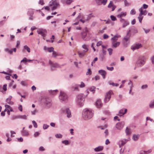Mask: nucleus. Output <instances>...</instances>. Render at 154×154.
Listing matches in <instances>:
<instances>
[{
	"label": "nucleus",
	"mask_w": 154,
	"mask_h": 154,
	"mask_svg": "<svg viewBox=\"0 0 154 154\" xmlns=\"http://www.w3.org/2000/svg\"><path fill=\"white\" fill-rule=\"evenodd\" d=\"M93 114L94 112L91 109L85 108L83 111L82 117L84 120H88L92 118Z\"/></svg>",
	"instance_id": "1"
},
{
	"label": "nucleus",
	"mask_w": 154,
	"mask_h": 154,
	"mask_svg": "<svg viewBox=\"0 0 154 154\" xmlns=\"http://www.w3.org/2000/svg\"><path fill=\"white\" fill-rule=\"evenodd\" d=\"M85 96L83 94H80L76 96L75 102L76 104L79 107L82 106L84 103Z\"/></svg>",
	"instance_id": "2"
},
{
	"label": "nucleus",
	"mask_w": 154,
	"mask_h": 154,
	"mask_svg": "<svg viewBox=\"0 0 154 154\" xmlns=\"http://www.w3.org/2000/svg\"><path fill=\"white\" fill-rule=\"evenodd\" d=\"M58 0H52L49 2V7L51 10L53 11L56 9L57 8L60 6V4Z\"/></svg>",
	"instance_id": "3"
},
{
	"label": "nucleus",
	"mask_w": 154,
	"mask_h": 154,
	"mask_svg": "<svg viewBox=\"0 0 154 154\" xmlns=\"http://www.w3.org/2000/svg\"><path fill=\"white\" fill-rule=\"evenodd\" d=\"M146 59L145 56H140L136 61L137 65L141 67L144 65L146 62Z\"/></svg>",
	"instance_id": "4"
},
{
	"label": "nucleus",
	"mask_w": 154,
	"mask_h": 154,
	"mask_svg": "<svg viewBox=\"0 0 154 154\" xmlns=\"http://www.w3.org/2000/svg\"><path fill=\"white\" fill-rule=\"evenodd\" d=\"M59 98L61 102H65L68 99V96L64 92L61 91L60 94L59 96Z\"/></svg>",
	"instance_id": "5"
},
{
	"label": "nucleus",
	"mask_w": 154,
	"mask_h": 154,
	"mask_svg": "<svg viewBox=\"0 0 154 154\" xmlns=\"http://www.w3.org/2000/svg\"><path fill=\"white\" fill-rule=\"evenodd\" d=\"M88 31L86 28L81 32V35L82 37L84 40L87 41L90 39V37L88 35Z\"/></svg>",
	"instance_id": "6"
},
{
	"label": "nucleus",
	"mask_w": 154,
	"mask_h": 154,
	"mask_svg": "<svg viewBox=\"0 0 154 154\" xmlns=\"http://www.w3.org/2000/svg\"><path fill=\"white\" fill-rule=\"evenodd\" d=\"M37 32L38 34L41 35L44 38L46 36L47 34V31L45 29L40 28L38 29Z\"/></svg>",
	"instance_id": "7"
},
{
	"label": "nucleus",
	"mask_w": 154,
	"mask_h": 154,
	"mask_svg": "<svg viewBox=\"0 0 154 154\" xmlns=\"http://www.w3.org/2000/svg\"><path fill=\"white\" fill-rule=\"evenodd\" d=\"M43 103L44 105L47 108H50L52 105L51 100L48 98H45L44 100Z\"/></svg>",
	"instance_id": "8"
},
{
	"label": "nucleus",
	"mask_w": 154,
	"mask_h": 154,
	"mask_svg": "<svg viewBox=\"0 0 154 154\" xmlns=\"http://www.w3.org/2000/svg\"><path fill=\"white\" fill-rule=\"evenodd\" d=\"M34 10V9L31 8L29 9L27 11V14L29 16V19L30 20H32L34 18V17L33 16Z\"/></svg>",
	"instance_id": "9"
},
{
	"label": "nucleus",
	"mask_w": 154,
	"mask_h": 154,
	"mask_svg": "<svg viewBox=\"0 0 154 154\" xmlns=\"http://www.w3.org/2000/svg\"><path fill=\"white\" fill-rule=\"evenodd\" d=\"M113 94V92L112 90H110L107 92L105 96L104 99V102L105 103L108 102L111 98V95Z\"/></svg>",
	"instance_id": "10"
},
{
	"label": "nucleus",
	"mask_w": 154,
	"mask_h": 154,
	"mask_svg": "<svg viewBox=\"0 0 154 154\" xmlns=\"http://www.w3.org/2000/svg\"><path fill=\"white\" fill-rule=\"evenodd\" d=\"M125 125L124 122L122 121L117 123L116 125V128L119 130H121L123 128Z\"/></svg>",
	"instance_id": "11"
},
{
	"label": "nucleus",
	"mask_w": 154,
	"mask_h": 154,
	"mask_svg": "<svg viewBox=\"0 0 154 154\" xmlns=\"http://www.w3.org/2000/svg\"><path fill=\"white\" fill-rule=\"evenodd\" d=\"M120 21L121 23H122V27L123 28L129 25V22L122 18L120 19Z\"/></svg>",
	"instance_id": "12"
},
{
	"label": "nucleus",
	"mask_w": 154,
	"mask_h": 154,
	"mask_svg": "<svg viewBox=\"0 0 154 154\" xmlns=\"http://www.w3.org/2000/svg\"><path fill=\"white\" fill-rule=\"evenodd\" d=\"M49 64L51 66V69H53L54 68H58L60 67L59 64L56 63H54L51 61L49 60Z\"/></svg>",
	"instance_id": "13"
},
{
	"label": "nucleus",
	"mask_w": 154,
	"mask_h": 154,
	"mask_svg": "<svg viewBox=\"0 0 154 154\" xmlns=\"http://www.w3.org/2000/svg\"><path fill=\"white\" fill-rule=\"evenodd\" d=\"M142 47V45L140 43H137L133 45L131 47V49L133 50L138 49Z\"/></svg>",
	"instance_id": "14"
},
{
	"label": "nucleus",
	"mask_w": 154,
	"mask_h": 154,
	"mask_svg": "<svg viewBox=\"0 0 154 154\" xmlns=\"http://www.w3.org/2000/svg\"><path fill=\"white\" fill-rule=\"evenodd\" d=\"M95 105L98 108H100L102 107V104L100 99H98L97 100L95 103Z\"/></svg>",
	"instance_id": "15"
},
{
	"label": "nucleus",
	"mask_w": 154,
	"mask_h": 154,
	"mask_svg": "<svg viewBox=\"0 0 154 154\" xmlns=\"http://www.w3.org/2000/svg\"><path fill=\"white\" fill-rule=\"evenodd\" d=\"M120 42H112V47L113 48H116L120 45Z\"/></svg>",
	"instance_id": "16"
},
{
	"label": "nucleus",
	"mask_w": 154,
	"mask_h": 154,
	"mask_svg": "<svg viewBox=\"0 0 154 154\" xmlns=\"http://www.w3.org/2000/svg\"><path fill=\"white\" fill-rule=\"evenodd\" d=\"M98 72L102 75L103 79H105V78L106 75V72L105 71L101 69L99 70Z\"/></svg>",
	"instance_id": "17"
},
{
	"label": "nucleus",
	"mask_w": 154,
	"mask_h": 154,
	"mask_svg": "<svg viewBox=\"0 0 154 154\" xmlns=\"http://www.w3.org/2000/svg\"><path fill=\"white\" fill-rule=\"evenodd\" d=\"M12 98V96H10L8 98L6 99V102L10 105H13L14 104V102L11 100Z\"/></svg>",
	"instance_id": "18"
},
{
	"label": "nucleus",
	"mask_w": 154,
	"mask_h": 154,
	"mask_svg": "<svg viewBox=\"0 0 154 154\" xmlns=\"http://www.w3.org/2000/svg\"><path fill=\"white\" fill-rule=\"evenodd\" d=\"M139 11H140L139 14L140 16H142V15H145L147 14V11L146 10L143 11L142 7H141L139 9Z\"/></svg>",
	"instance_id": "19"
},
{
	"label": "nucleus",
	"mask_w": 154,
	"mask_h": 154,
	"mask_svg": "<svg viewBox=\"0 0 154 154\" xmlns=\"http://www.w3.org/2000/svg\"><path fill=\"white\" fill-rule=\"evenodd\" d=\"M127 111V109H121V110H120L119 111V113L120 114H119V116L120 117L122 116V115H125V114L126 113Z\"/></svg>",
	"instance_id": "20"
},
{
	"label": "nucleus",
	"mask_w": 154,
	"mask_h": 154,
	"mask_svg": "<svg viewBox=\"0 0 154 154\" xmlns=\"http://www.w3.org/2000/svg\"><path fill=\"white\" fill-rule=\"evenodd\" d=\"M70 109L69 108L66 107H64L62 108L61 109V112L64 114H66L67 112L70 110Z\"/></svg>",
	"instance_id": "21"
},
{
	"label": "nucleus",
	"mask_w": 154,
	"mask_h": 154,
	"mask_svg": "<svg viewBox=\"0 0 154 154\" xmlns=\"http://www.w3.org/2000/svg\"><path fill=\"white\" fill-rule=\"evenodd\" d=\"M89 46L85 44H83L82 46V48L83 49V51L84 52H87L89 50Z\"/></svg>",
	"instance_id": "22"
},
{
	"label": "nucleus",
	"mask_w": 154,
	"mask_h": 154,
	"mask_svg": "<svg viewBox=\"0 0 154 154\" xmlns=\"http://www.w3.org/2000/svg\"><path fill=\"white\" fill-rule=\"evenodd\" d=\"M128 140L127 139H124L121 140H120L119 141V146L120 148L121 147V146L120 144H121L122 146L124 145L127 142Z\"/></svg>",
	"instance_id": "23"
},
{
	"label": "nucleus",
	"mask_w": 154,
	"mask_h": 154,
	"mask_svg": "<svg viewBox=\"0 0 154 154\" xmlns=\"http://www.w3.org/2000/svg\"><path fill=\"white\" fill-rule=\"evenodd\" d=\"M103 149V147L102 146H100L95 148L94 149V151L95 152H99L102 151Z\"/></svg>",
	"instance_id": "24"
},
{
	"label": "nucleus",
	"mask_w": 154,
	"mask_h": 154,
	"mask_svg": "<svg viewBox=\"0 0 154 154\" xmlns=\"http://www.w3.org/2000/svg\"><path fill=\"white\" fill-rule=\"evenodd\" d=\"M126 15V12H122L120 14L117 15V17L120 19L122 18V17H125Z\"/></svg>",
	"instance_id": "25"
},
{
	"label": "nucleus",
	"mask_w": 154,
	"mask_h": 154,
	"mask_svg": "<svg viewBox=\"0 0 154 154\" xmlns=\"http://www.w3.org/2000/svg\"><path fill=\"white\" fill-rule=\"evenodd\" d=\"M96 88V87L95 86H93L91 87L90 88L86 90L85 92L87 94V95H88L89 94V91H88V90H89L91 91H95V89Z\"/></svg>",
	"instance_id": "26"
},
{
	"label": "nucleus",
	"mask_w": 154,
	"mask_h": 154,
	"mask_svg": "<svg viewBox=\"0 0 154 154\" xmlns=\"http://www.w3.org/2000/svg\"><path fill=\"white\" fill-rule=\"evenodd\" d=\"M120 37V36L118 35V34H116L111 38L112 42H116V41L118 40V38Z\"/></svg>",
	"instance_id": "27"
},
{
	"label": "nucleus",
	"mask_w": 154,
	"mask_h": 154,
	"mask_svg": "<svg viewBox=\"0 0 154 154\" xmlns=\"http://www.w3.org/2000/svg\"><path fill=\"white\" fill-rule=\"evenodd\" d=\"M151 149H149L147 151L141 150L140 152V154H148L151 152Z\"/></svg>",
	"instance_id": "28"
},
{
	"label": "nucleus",
	"mask_w": 154,
	"mask_h": 154,
	"mask_svg": "<svg viewBox=\"0 0 154 154\" xmlns=\"http://www.w3.org/2000/svg\"><path fill=\"white\" fill-rule=\"evenodd\" d=\"M49 93L51 94L52 95H55L56 94L57 92L58 91V90L57 89L52 90H49L48 91Z\"/></svg>",
	"instance_id": "29"
},
{
	"label": "nucleus",
	"mask_w": 154,
	"mask_h": 154,
	"mask_svg": "<svg viewBox=\"0 0 154 154\" xmlns=\"http://www.w3.org/2000/svg\"><path fill=\"white\" fill-rule=\"evenodd\" d=\"M130 32V30H129L128 32L127 35L126 36L124 37V40L126 41L127 42L128 40L129 39L130 37V35H129V33Z\"/></svg>",
	"instance_id": "30"
},
{
	"label": "nucleus",
	"mask_w": 154,
	"mask_h": 154,
	"mask_svg": "<svg viewBox=\"0 0 154 154\" xmlns=\"http://www.w3.org/2000/svg\"><path fill=\"white\" fill-rule=\"evenodd\" d=\"M87 17L86 19V20H88L91 19V18L94 17V16L93 15L92 13L90 14L87 15Z\"/></svg>",
	"instance_id": "31"
},
{
	"label": "nucleus",
	"mask_w": 154,
	"mask_h": 154,
	"mask_svg": "<svg viewBox=\"0 0 154 154\" xmlns=\"http://www.w3.org/2000/svg\"><path fill=\"white\" fill-rule=\"evenodd\" d=\"M21 132L23 136H27L29 135L28 132L25 130H23Z\"/></svg>",
	"instance_id": "32"
},
{
	"label": "nucleus",
	"mask_w": 154,
	"mask_h": 154,
	"mask_svg": "<svg viewBox=\"0 0 154 154\" xmlns=\"http://www.w3.org/2000/svg\"><path fill=\"white\" fill-rule=\"evenodd\" d=\"M72 0H63L62 2L63 3L66 2L67 5H70L72 2Z\"/></svg>",
	"instance_id": "33"
},
{
	"label": "nucleus",
	"mask_w": 154,
	"mask_h": 154,
	"mask_svg": "<svg viewBox=\"0 0 154 154\" xmlns=\"http://www.w3.org/2000/svg\"><path fill=\"white\" fill-rule=\"evenodd\" d=\"M149 106L150 108H154V100L150 102L149 104Z\"/></svg>",
	"instance_id": "34"
},
{
	"label": "nucleus",
	"mask_w": 154,
	"mask_h": 154,
	"mask_svg": "<svg viewBox=\"0 0 154 154\" xmlns=\"http://www.w3.org/2000/svg\"><path fill=\"white\" fill-rule=\"evenodd\" d=\"M128 85H131V86H130V90H129V93L130 94L132 91V89L133 87V83L131 80H130L128 84Z\"/></svg>",
	"instance_id": "35"
},
{
	"label": "nucleus",
	"mask_w": 154,
	"mask_h": 154,
	"mask_svg": "<svg viewBox=\"0 0 154 154\" xmlns=\"http://www.w3.org/2000/svg\"><path fill=\"white\" fill-rule=\"evenodd\" d=\"M148 85L147 84H145L142 85L141 87V89L142 90H146L148 88Z\"/></svg>",
	"instance_id": "36"
},
{
	"label": "nucleus",
	"mask_w": 154,
	"mask_h": 154,
	"mask_svg": "<svg viewBox=\"0 0 154 154\" xmlns=\"http://www.w3.org/2000/svg\"><path fill=\"white\" fill-rule=\"evenodd\" d=\"M124 2V5L125 7H128L131 5V3L128 2L127 0H125Z\"/></svg>",
	"instance_id": "37"
},
{
	"label": "nucleus",
	"mask_w": 154,
	"mask_h": 154,
	"mask_svg": "<svg viewBox=\"0 0 154 154\" xmlns=\"http://www.w3.org/2000/svg\"><path fill=\"white\" fill-rule=\"evenodd\" d=\"M125 133L127 135H129L131 134V131L130 129L127 127L125 130Z\"/></svg>",
	"instance_id": "38"
},
{
	"label": "nucleus",
	"mask_w": 154,
	"mask_h": 154,
	"mask_svg": "<svg viewBox=\"0 0 154 154\" xmlns=\"http://www.w3.org/2000/svg\"><path fill=\"white\" fill-rule=\"evenodd\" d=\"M85 53H86V52H84L83 51L81 52H78L79 57H84L85 54Z\"/></svg>",
	"instance_id": "39"
},
{
	"label": "nucleus",
	"mask_w": 154,
	"mask_h": 154,
	"mask_svg": "<svg viewBox=\"0 0 154 154\" xmlns=\"http://www.w3.org/2000/svg\"><path fill=\"white\" fill-rule=\"evenodd\" d=\"M108 84L110 85H112L113 86L117 87L119 85V84L118 83H114V82H111V81L109 82Z\"/></svg>",
	"instance_id": "40"
},
{
	"label": "nucleus",
	"mask_w": 154,
	"mask_h": 154,
	"mask_svg": "<svg viewBox=\"0 0 154 154\" xmlns=\"http://www.w3.org/2000/svg\"><path fill=\"white\" fill-rule=\"evenodd\" d=\"M17 118L21 119H27V116L26 115H18V116L17 117Z\"/></svg>",
	"instance_id": "41"
},
{
	"label": "nucleus",
	"mask_w": 154,
	"mask_h": 154,
	"mask_svg": "<svg viewBox=\"0 0 154 154\" xmlns=\"http://www.w3.org/2000/svg\"><path fill=\"white\" fill-rule=\"evenodd\" d=\"M79 88L78 84H75L74 86H73V88L75 91H79Z\"/></svg>",
	"instance_id": "42"
},
{
	"label": "nucleus",
	"mask_w": 154,
	"mask_h": 154,
	"mask_svg": "<svg viewBox=\"0 0 154 154\" xmlns=\"http://www.w3.org/2000/svg\"><path fill=\"white\" fill-rule=\"evenodd\" d=\"M23 48L24 50H26L29 53L30 52V48L27 45H25L24 46Z\"/></svg>",
	"instance_id": "43"
},
{
	"label": "nucleus",
	"mask_w": 154,
	"mask_h": 154,
	"mask_svg": "<svg viewBox=\"0 0 154 154\" xmlns=\"http://www.w3.org/2000/svg\"><path fill=\"white\" fill-rule=\"evenodd\" d=\"M78 86L79 88H84L85 86V83L83 82H81L80 84H78Z\"/></svg>",
	"instance_id": "44"
},
{
	"label": "nucleus",
	"mask_w": 154,
	"mask_h": 154,
	"mask_svg": "<svg viewBox=\"0 0 154 154\" xmlns=\"http://www.w3.org/2000/svg\"><path fill=\"white\" fill-rule=\"evenodd\" d=\"M66 114V116L68 118H70L72 116L70 110L69 111H68V112H67Z\"/></svg>",
	"instance_id": "45"
},
{
	"label": "nucleus",
	"mask_w": 154,
	"mask_h": 154,
	"mask_svg": "<svg viewBox=\"0 0 154 154\" xmlns=\"http://www.w3.org/2000/svg\"><path fill=\"white\" fill-rule=\"evenodd\" d=\"M97 5L98 6L101 5L102 0H95Z\"/></svg>",
	"instance_id": "46"
},
{
	"label": "nucleus",
	"mask_w": 154,
	"mask_h": 154,
	"mask_svg": "<svg viewBox=\"0 0 154 154\" xmlns=\"http://www.w3.org/2000/svg\"><path fill=\"white\" fill-rule=\"evenodd\" d=\"M138 135L134 134L133 135L132 139L136 141L138 140Z\"/></svg>",
	"instance_id": "47"
},
{
	"label": "nucleus",
	"mask_w": 154,
	"mask_h": 154,
	"mask_svg": "<svg viewBox=\"0 0 154 154\" xmlns=\"http://www.w3.org/2000/svg\"><path fill=\"white\" fill-rule=\"evenodd\" d=\"M100 78L99 76L98 75H96L94 78H92V80H95V81H97L100 80Z\"/></svg>",
	"instance_id": "48"
},
{
	"label": "nucleus",
	"mask_w": 154,
	"mask_h": 154,
	"mask_svg": "<svg viewBox=\"0 0 154 154\" xmlns=\"http://www.w3.org/2000/svg\"><path fill=\"white\" fill-rule=\"evenodd\" d=\"M52 56L53 57H55L57 56H59V54L57 53L55 51H53L52 53Z\"/></svg>",
	"instance_id": "49"
},
{
	"label": "nucleus",
	"mask_w": 154,
	"mask_h": 154,
	"mask_svg": "<svg viewBox=\"0 0 154 154\" xmlns=\"http://www.w3.org/2000/svg\"><path fill=\"white\" fill-rule=\"evenodd\" d=\"M62 143L63 144H64L66 145H67L69 144V142L68 140H65L62 141Z\"/></svg>",
	"instance_id": "50"
},
{
	"label": "nucleus",
	"mask_w": 154,
	"mask_h": 154,
	"mask_svg": "<svg viewBox=\"0 0 154 154\" xmlns=\"http://www.w3.org/2000/svg\"><path fill=\"white\" fill-rule=\"evenodd\" d=\"M138 19L139 20V22L140 23H141V22H142V19H143V16H140V15L139 14V16L138 17Z\"/></svg>",
	"instance_id": "51"
},
{
	"label": "nucleus",
	"mask_w": 154,
	"mask_h": 154,
	"mask_svg": "<svg viewBox=\"0 0 154 154\" xmlns=\"http://www.w3.org/2000/svg\"><path fill=\"white\" fill-rule=\"evenodd\" d=\"M55 136L57 138H61L63 135L60 134H57L55 135Z\"/></svg>",
	"instance_id": "52"
},
{
	"label": "nucleus",
	"mask_w": 154,
	"mask_h": 154,
	"mask_svg": "<svg viewBox=\"0 0 154 154\" xmlns=\"http://www.w3.org/2000/svg\"><path fill=\"white\" fill-rule=\"evenodd\" d=\"M32 122L34 127L37 128L38 127V125L36 122L34 120L32 121Z\"/></svg>",
	"instance_id": "53"
},
{
	"label": "nucleus",
	"mask_w": 154,
	"mask_h": 154,
	"mask_svg": "<svg viewBox=\"0 0 154 154\" xmlns=\"http://www.w3.org/2000/svg\"><path fill=\"white\" fill-rule=\"evenodd\" d=\"M92 74V71H91V69H88V71L86 73V75H91Z\"/></svg>",
	"instance_id": "54"
},
{
	"label": "nucleus",
	"mask_w": 154,
	"mask_h": 154,
	"mask_svg": "<svg viewBox=\"0 0 154 154\" xmlns=\"http://www.w3.org/2000/svg\"><path fill=\"white\" fill-rule=\"evenodd\" d=\"M54 50V48L53 47H51L50 48H48V51L49 52L51 53L52 52H53Z\"/></svg>",
	"instance_id": "55"
},
{
	"label": "nucleus",
	"mask_w": 154,
	"mask_h": 154,
	"mask_svg": "<svg viewBox=\"0 0 154 154\" xmlns=\"http://www.w3.org/2000/svg\"><path fill=\"white\" fill-rule=\"evenodd\" d=\"M107 50L109 52V55H111L112 54V51H113V50L111 48H108Z\"/></svg>",
	"instance_id": "56"
},
{
	"label": "nucleus",
	"mask_w": 154,
	"mask_h": 154,
	"mask_svg": "<svg viewBox=\"0 0 154 154\" xmlns=\"http://www.w3.org/2000/svg\"><path fill=\"white\" fill-rule=\"evenodd\" d=\"M110 18L111 20L113 21H115L117 19L116 17L113 15H111L110 16Z\"/></svg>",
	"instance_id": "57"
},
{
	"label": "nucleus",
	"mask_w": 154,
	"mask_h": 154,
	"mask_svg": "<svg viewBox=\"0 0 154 154\" xmlns=\"http://www.w3.org/2000/svg\"><path fill=\"white\" fill-rule=\"evenodd\" d=\"M49 125L46 124H44L43 125V129L44 130L47 129L49 127Z\"/></svg>",
	"instance_id": "58"
},
{
	"label": "nucleus",
	"mask_w": 154,
	"mask_h": 154,
	"mask_svg": "<svg viewBox=\"0 0 154 154\" xmlns=\"http://www.w3.org/2000/svg\"><path fill=\"white\" fill-rule=\"evenodd\" d=\"M136 11L134 9H132L130 11V14L132 15H134L136 14Z\"/></svg>",
	"instance_id": "59"
},
{
	"label": "nucleus",
	"mask_w": 154,
	"mask_h": 154,
	"mask_svg": "<svg viewBox=\"0 0 154 154\" xmlns=\"http://www.w3.org/2000/svg\"><path fill=\"white\" fill-rule=\"evenodd\" d=\"M21 84L24 86H27V84L24 81H22L21 82Z\"/></svg>",
	"instance_id": "60"
},
{
	"label": "nucleus",
	"mask_w": 154,
	"mask_h": 154,
	"mask_svg": "<svg viewBox=\"0 0 154 154\" xmlns=\"http://www.w3.org/2000/svg\"><path fill=\"white\" fill-rule=\"evenodd\" d=\"M113 5L112 4V1H110V3L108 5V7L109 8H110L112 7L113 6Z\"/></svg>",
	"instance_id": "61"
},
{
	"label": "nucleus",
	"mask_w": 154,
	"mask_h": 154,
	"mask_svg": "<svg viewBox=\"0 0 154 154\" xmlns=\"http://www.w3.org/2000/svg\"><path fill=\"white\" fill-rule=\"evenodd\" d=\"M107 0H102L101 4H102L103 5H105L107 2Z\"/></svg>",
	"instance_id": "62"
},
{
	"label": "nucleus",
	"mask_w": 154,
	"mask_h": 154,
	"mask_svg": "<svg viewBox=\"0 0 154 154\" xmlns=\"http://www.w3.org/2000/svg\"><path fill=\"white\" fill-rule=\"evenodd\" d=\"M37 112V109H35L31 112V114L32 115H35Z\"/></svg>",
	"instance_id": "63"
},
{
	"label": "nucleus",
	"mask_w": 154,
	"mask_h": 154,
	"mask_svg": "<svg viewBox=\"0 0 154 154\" xmlns=\"http://www.w3.org/2000/svg\"><path fill=\"white\" fill-rule=\"evenodd\" d=\"M40 134L38 132H35L34 134V136L35 137H38Z\"/></svg>",
	"instance_id": "64"
}]
</instances>
